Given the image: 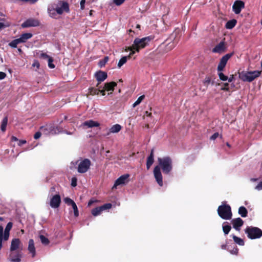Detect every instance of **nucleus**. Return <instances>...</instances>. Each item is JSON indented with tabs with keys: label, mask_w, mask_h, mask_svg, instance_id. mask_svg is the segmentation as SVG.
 Here are the masks:
<instances>
[{
	"label": "nucleus",
	"mask_w": 262,
	"mask_h": 262,
	"mask_svg": "<svg viewBox=\"0 0 262 262\" xmlns=\"http://www.w3.org/2000/svg\"><path fill=\"white\" fill-rule=\"evenodd\" d=\"M127 50L130 51V52L129 54V55L126 56L128 59H129L131 57L132 55H133L135 53V52H137L136 50H129V47L127 48V49L126 50V51Z\"/></svg>",
	"instance_id": "49530a36"
},
{
	"label": "nucleus",
	"mask_w": 262,
	"mask_h": 262,
	"mask_svg": "<svg viewBox=\"0 0 262 262\" xmlns=\"http://www.w3.org/2000/svg\"><path fill=\"white\" fill-rule=\"evenodd\" d=\"M128 58L126 56L122 57L119 61L118 63V68H121L124 63H125L127 61V60Z\"/></svg>",
	"instance_id": "f704fd0d"
},
{
	"label": "nucleus",
	"mask_w": 262,
	"mask_h": 262,
	"mask_svg": "<svg viewBox=\"0 0 262 262\" xmlns=\"http://www.w3.org/2000/svg\"><path fill=\"white\" fill-rule=\"evenodd\" d=\"M225 50V45L224 42L221 41L217 45H216L212 50L214 53H221L224 52Z\"/></svg>",
	"instance_id": "a211bd4d"
},
{
	"label": "nucleus",
	"mask_w": 262,
	"mask_h": 262,
	"mask_svg": "<svg viewBox=\"0 0 262 262\" xmlns=\"http://www.w3.org/2000/svg\"><path fill=\"white\" fill-rule=\"evenodd\" d=\"M112 207V205L111 203H106L104 204L103 205L96 207L92 210L91 213L93 215L96 216L100 215L101 212L105 210L109 209L111 208Z\"/></svg>",
	"instance_id": "6e6552de"
},
{
	"label": "nucleus",
	"mask_w": 262,
	"mask_h": 262,
	"mask_svg": "<svg viewBox=\"0 0 262 262\" xmlns=\"http://www.w3.org/2000/svg\"><path fill=\"white\" fill-rule=\"evenodd\" d=\"M145 116L150 117L151 116V113H149L148 111H146L145 113Z\"/></svg>",
	"instance_id": "69168bd1"
},
{
	"label": "nucleus",
	"mask_w": 262,
	"mask_h": 262,
	"mask_svg": "<svg viewBox=\"0 0 262 262\" xmlns=\"http://www.w3.org/2000/svg\"><path fill=\"white\" fill-rule=\"evenodd\" d=\"M77 171L80 173L86 172L91 165V162L88 159H84L77 162Z\"/></svg>",
	"instance_id": "0eeeda50"
},
{
	"label": "nucleus",
	"mask_w": 262,
	"mask_h": 262,
	"mask_svg": "<svg viewBox=\"0 0 262 262\" xmlns=\"http://www.w3.org/2000/svg\"><path fill=\"white\" fill-rule=\"evenodd\" d=\"M231 223L233 228L237 231H239L241 227L243 226L244 222L239 217L232 220Z\"/></svg>",
	"instance_id": "f3484780"
},
{
	"label": "nucleus",
	"mask_w": 262,
	"mask_h": 262,
	"mask_svg": "<svg viewBox=\"0 0 262 262\" xmlns=\"http://www.w3.org/2000/svg\"><path fill=\"white\" fill-rule=\"evenodd\" d=\"M69 5L65 2H59L56 7V11L58 14H61L64 11H69Z\"/></svg>",
	"instance_id": "9d476101"
},
{
	"label": "nucleus",
	"mask_w": 262,
	"mask_h": 262,
	"mask_svg": "<svg viewBox=\"0 0 262 262\" xmlns=\"http://www.w3.org/2000/svg\"><path fill=\"white\" fill-rule=\"evenodd\" d=\"M219 136V134L218 133H215L214 134H213L210 137V140H214L215 139H216Z\"/></svg>",
	"instance_id": "09e8293b"
},
{
	"label": "nucleus",
	"mask_w": 262,
	"mask_h": 262,
	"mask_svg": "<svg viewBox=\"0 0 262 262\" xmlns=\"http://www.w3.org/2000/svg\"><path fill=\"white\" fill-rule=\"evenodd\" d=\"M236 23H237V21L235 19H232V20H229L227 22V23L226 24V28L228 29H231L233 27H234V26L236 24Z\"/></svg>",
	"instance_id": "cd10ccee"
},
{
	"label": "nucleus",
	"mask_w": 262,
	"mask_h": 262,
	"mask_svg": "<svg viewBox=\"0 0 262 262\" xmlns=\"http://www.w3.org/2000/svg\"><path fill=\"white\" fill-rule=\"evenodd\" d=\"M63 201L66 204H67L68 205H71L72 207H73L74 205H76V203L74 202V201H73L70 198H65Z\"/></svg>",
	"instance_id": "72a5a7b5"
},
{
	"label": "nucleus",
	"mask_w": 262,
	"mask_h": 262,
	"mask_svg": "<svg viewBox=\"0 0 262 262\" xmlns=\"http://www.w3.org/2000/svg\"><path fill=\"white\" fill-rule=\"evenodd\" d=\"M39 58L45 59V60H48L49 58H50V56L45 53H41L40 55H39Z\"/></svg>",
	"instance_id": "58836bf2"
},
{
	"label": "nucleus",
	"mask_w": 262,
	"mask_h": 262,
	"mask_svg": "<svg viewBox=\"0 0 262 262\" xmlns=\"http://www.w3.org/2000/svg\"><path fill=\"white\" fill-rule=\"evenodd\" d=\"M175 46V44L174 42H170L169 43L166 47V50H170L172 49H173Z\"/></svg>",
	"instance_id": "37998d69"
},
{
	"label": "nucleus",
	"mask_w": 262,
	"mask_h": 262,
	"mask_svg": "<svg viewBox=\"0 0 262 262\" xmlns=\"http://www.w3.org/2000/svg\"><path fill=\"white\" fill-rule=\"evenodd\" d=\"M145 96L144 95H142L140 96L138 99L133 103V107H135L136 106L138 105L144 99Z\"/></svg>",
	"instance_id": "e433bc0d"
},
{
	"label": "nucleus",
	"mask_w": 262,
	"mask_h": 262,
	"mask_svg": "<svg viewBox=\"0 0 262 262\" xmlns=\"http://www.w3.org/2000/svg\"><path fill=\"white\" fill-rule=\"evenodd\" d=\"M6 26L4 25L3 23H0V29L5 27Z\"/></svg>",
	"instance_id": "0e129e2a"
},
{
	"label": "nucleus",
	"mask_w": 262,
	"mask_h": 262,
	"mask_svg": "<svg viewBox=\"0 0 262 262\" xmlns=\"http://www.w3.org/2000/svg\"><path fill=\"white\" fill-rule=\"evenodd\" d=\"M230 253L232 254H235L236 255L238 253V249L236 247H234L232 250H231Z\"/></svg>",
	"instance_id": "3c124183"
},
{
	"label": "nucleus",
	"mask_w": 262,
	"mask_h": 262,
	"mask_svg": "<svg viewBox=\"0 0 262 262\" xmlns=\"http://www.w3.org/2000/svg\"><path fill=\"white\" fill-rule=\"evenodd\" d=\"M154 162V151L153 150H151V153L149 157L147 158V162H146V166L147 169H149L151 165Z\"/></svg>",
	"instance_id": "bb28decb"
},
{
	"label": "nucleus",
	"mask_w": 262,
	"mask_h": 262,
	"mask_svg": "<svg viewBox=\"0 0 262 262\" xmlns=\"http://www.w3.org/2000/svg\"><path fill=\"white\" fill-rule=\"evenodd\" d=\"M77 185V179L75 177L72 178L71 180V186L75 187Z\"/></svg>",
	"instance_id": "c03bdc74"
},
{
	"label": "nucleus",
	"mask_w": 262,
	"mask_h": 262,
	"mask_svg": "<svg viewBox=\"0 0 262 262\" xmlns=\"http://www.w3.org/2000/svg\"><path fill=\"white\" fill-rule=\"evenodd\" d=\"M11 140L12 141H18V139L16 137L14 136L12 137Z\"/></svg>",
	"instance_id": "680f3d73"
},
{
	"label": "nucleus",
	"mask_w": 262,
	"mask_h": 262,
	"mask_svg": "<svg viewBox=\"0 0 262 262\" xmlns=\"http://www.w3.org/2000/svg\"><path fill=\"white\" fill-rule=\"evenodd\" d=\"M3 238L2 237H0V250L1 249L2 247V240H3Z\"/></svg>",
	"instance_id": "338daca9"
},
{
	"label": "nucleus",
	"mask_w": 262,
	"mask_h": 262,
	"mask_svg": "<svg viewBox=\"0 0 262 262\" xmlns=\"http://www.w3.org/2000/svg\"><path fill=\"white\" fill-rule=\"evenodd\" d=\"M95 202H97V200H93V199H92L91 200L89 203H88V206H91L93 203H95Z\"/></svg>",
	"instance_id": "bf43d9fd"
},
{
	"label": "nucleus",
	"mask_w": 262,
	"mask_h": 262,
	"mask_svg": "<svg viewBox=\"0 0 262 262\" xmlns=\"http://www.w3.org/2000/svg\"><path fill=\"white\" fill-rule=\"evenodd\" d=\"M232 236L234 240V242L236 244H237L240 246H243L244 245V242L243 239H242V238H241L234 235H232Z\"/></svg>",
	"instance_id": "c756f323"
},
{
	"label": "nucleus",
	"mask_w": 262,
	"mask_h": 262,
	"mask_svg": "<svg viewBox=\"0 0 262 262\" xmlns=\"http://www.w3.org/2000/svg\"><path fill=\"white\" fill-rule=\"evenodd\" d=\"M149 37H145L142 38H136L132 46L129 47V50H136L138 52L140 50L145 48L149 42Z\"/></svg>",
	"instance_id": "7ed1b4c3"
},
{
	"label": "nucleus",
	"mask_w": 262,
	"mask_h": 262,
	"mask_svg": "<svg viewBox=\"0 0 262 262\" xmlns=\"http://www.w3.org/2000/svg\"><path fill=\"white\" fill-rule=\"evenodd\" d=\"M225 222L223 224V230L225 235L228 234L230 232L231 227L230 226L228 225H225Z\"/></svg>",
	"instance_id": "7c9ffc66"
},
{
	"label": "nucleus",
	"mask_w": 262,
	"mask_h": 262,
	"mask_svg": "<svg viewBox=\"0 0 262 262\" xmlns=\"http://www.w3.org/2000/svg\"><path fill=\"white\" fill-rule=\"evenodd\" d=\"M260 72L253 71L251 72H242L239 73V78L244 81L251 82L254 79L259 76Z\"/></svg>",
	"instance_id": "39448f33"
},
{
	"label": "nucleus",
	"mask_w": 262,
	"mask_h": 262,
	"mask_svg": "<svg viewBox=\"0 0 262 262\" xmlns=\"http://www.w3.org/2000/svg\"><path fill=\"white\" fill-rule=\"evenodd\" d=\"M75 128H73V131H67V130H64L63 132L67 135H72L74 134V132L75 131Z\"/></svg>",
	"instance_id": "8fccbe9b"
},
{
	"label": "nucleus",
	"mask_w": 262,
	"mask_h": 262,
	"mask_svg": "<svg viewBox=\"0 0 262 262\" xmlns=\"http://www.w3.org/2000/svg\"><path fill=\"white\" fill-rule=\"evenodd\" d=\"M233 53L227 54L221 59L217 67L218 71H222L225 67L229 58L232 56Z\"/></svg>",
	"instance_id": "9b49d317"
},
{
	"label": "nucleus",
	"mask_w": 262,
	"mask_h": 262,
	"mask_svg": "<svg viewBox=\"0 0 262 262\" xmlns=\"http://www.w3.org/2000/svg\"><path fill=\"white\" fill-rule=\"evenodd\" d=\"M20 43H21L20 40L18 38H17L11 41L9 43V45L11 48H15L17 47V45Z\"/></svg>",
	"instance_id": "473e14b6"
},
{
	"label": "nucleus",
	"mask_w": 262,
	"mask_h": 262,
	"mask_svg": "<svg viewBox=\"0 0 262 262\" xmlns=\"http://www.w3.org/2000/svg\"><path fill=\"white\" fill-rule=\"evenodd\" d=\"M117 85V83L115 82H111L108 83H106L105 84L104 86L103 87L102 90H104L105 91H111V94L114 91V88L115 86ZM108 95L110 93L108 94Z\"/></svg>",
	"instance_id": "5701e85b"
},
{
	"label": "nucleus",
	"mask_w": 262,
	"mask_h": 262,
	"mask_svg": "<svg viewBox=\"0 0 262 262\" xmlns=\"http://www.w3.org/2000/svg\"><path fill=\"white\" fill-rule=\"evenodd\" d=\"M12 225H13V224L11 222H9L7 224V225L5 229L4 236H3V239L4 241H7L9 239L10 231L11 230V229L12 227Z\"/></svg>",
	"instance_id": "412c9836"
},
{
	"label": "nucleus",
	"mask_w": 262,
	"mask_h": 262,
	"mask_svg": "<svg viewBox=\"0 0 262 262\" xmlns=\"http://www.w3.org/2000/svg\"><path fill=\"white\" fill-rule=\"evenodd\" d=\"M233 76L232 75L230 77H229V78L228 77L227 80L228 81V82H231L233 81Z\"/></svg>",
	"instance_id": "e2e57ef3"
},
{
	"label": "nucleus",
	"mask_w": 262,
	"mask_h": 262,
	"mask_svg": "<svg viewBox=\"0 0 262 262\" xmlns=\"http://www.w3.org/2000/svg\"><path fill=\"white\" fill-rule=\"evenodd\" d=\"M217 213L224 220H230L232 216L230 206L226 204L220 206L217 209Z\"/></svg>",
	"instance_id": "20e7f679"
},
{
	"label": "nucleus",
	"mask_w": 262,
	"mask_h": 262,
	"mask_svg": "<svg viewBox=\"0 0 262 262\" xmlns=\"http://www.w3.org/2000/svg\"><path fill=\"white\" fill-rule=\"evenodd\" d=\"M113 1L116 5L120 6L125 1V0H113Z\"/></svg>",
	"instance_id": "a18cd8bd"
},
{
	"label": "nucleus",
	"mask_w": 262,
	"mask_h": 262,
	"mask_svg": "<svg viewBox=\"0 0 262 262\" xmlns=\"http://www.w3.org/2000/svg\"><path fill=\"white\" fill-rule=\"evenodd\" d=\"M255 189L258 191L262 190V181L259 182L257 186H256Z\"/></svg>",
	"instance_id": "de8ad7c7"
},
{
	"label": "nucleus",
	"mask_w": 262,
	"mask_h": 262,
	"mask_svg": "<svg viewBox=\"0 0 262 262\" xmlns=\"http://www.w3.org/2000/svg\"><path fill=\"white\" fill-rule=\"evenodd\" d=\"M20 243V241L18 238L13 239L11 241L10 251L12 252L17 249L19 248Z\"/></svg>",
	"instance_id": "4be33fe9"
},
{
	"label": "nucleus",
	"mask_w": 262,
	"mask_h": 262,
	"mask_svg": "<svg viewBox=\"0 0 262 262\" xmlns=\"http://www.w3.org/2000/svg\"><path fill=\"white\" fill-rule=\"evenodd\" d=\"M129 174H125L119 177L115 182L113 189H116L118 186L123 185L128 183Z\"/></svg>",
	"instance_id": "1a4fd4ad"
},
{
	"label": "nucleus",
	"mask_w": 262,
	"mask_h": 262,
	"mask_svg": "<svg viewBox=\"0 0 262 262\" xmlns=\"http://www.w3.org/2000/svg\"><path fill=\"white\" fill-rule=\"evenodd\" d=\"M55 188L52 187L50 190L48 195L49 199V205L52 208L56 209L58 208L60 205L61 200V197L59 193L53 194L52 192L55 190Z\"/></svg>",
	"instance_id": "f03ea898"
},
{
	"label": "nucleus",
	"mask_w": 262,
	"mask_h": 262,
	"mask_svg": "<svg viewBox=\"0 0 262 262\" xmlns=\"http://www.w3.org/2000/svg\"><path fill=\"white\" fill-rule=\"evenodd\" d=\"M159 165L155 166L154 169V175L156 182L160 186H163V177L160 169L164 173L168 174L172 169L171 159L168 157L159 158Z\"/></svg>",
	"instance_id": "f257e3e1"
},
{
	"label": "nucleus",
	"mask_w": 262,
	"mask_h": 262,
	"mask_svg": "<svg viewBox=\"0 0 262 262\" xmlns=\"http://www.w3.org/2000/svg\"><path fill=\"white\" fill-rule=\"evenodd\" d=\"M39 63L38 62V61L35 60L34 61L33 63L32 64V66L35 67H36L37 69L39 68Z\"/></svg>",
	"instance_id": "4d7b16f0"
},
{
	"label": "nucleus",
	"mask_w": 262,
	"mask_h": 262,
	"mask_svg": "<svg viewBox=\"0 0 262 262\" xmlns=\"http://www.w3.org/2000/svg\"><path fill=\"white\" fill-rule=\"evenodd\" d=\"M48 67L51 69H54L55 68V65L53 63V59L50 57V58L48 60Z\"/></svg>",
	"instance_id": "ea45409f"
},
{
	"label": "nucleus",
	"mask_w": 262,
	"mask_h": 262,
	"mask_svg": "<svg viewBox=\"0 0 262 262\" xmlns=\"http://www.w3.org/2000/svg\"><path fill=\"white\" fill-rule=\"evenodd\" d=\"M26 142H27L25 140H18V145L20 146H22L23 145L26 144Z\"/></svg>",
	"instance_id": "5fc2aeb1"
},
{
	"label": "nucleus",
	"mask_w": 262,
	"mask_h": 262,
	"mask_svg": "<svg viewBox=\"0 0 262 262\" xmlns=\"http://www.w3.org/2000/svg\"><path fill=\"white\" fill-rule=\"evenodd\" d=\"M100 125L99 122L97 121H93V120H89L86 121L82 123L80 127H82V128L85 129L89 128H92L94 127H98Z\"/></svg>",
	"instance_id": "ddd939ff"
},
{
	"label": "nucleus",
	"mask_w": 262,
	"mask_h": 262,
	"mask_svg": "<svg viewBox=\"0 0 262 262\" xmlns=\"http://www.w3.org/2000/svg\"><path fill=\"white\" fill-rule=\"evenodd\" d=\"M32 34L30 33H26L21 35L19 38H18L21 43L25 42L28 39L31 38Z\"/></svg>",
	"instance_id": "393cba45"
},
{
	"label": "nucleus",
	"mask_w": 262,
	"mask_h": 262,
	"mask_svg": "<svg viewBox=\"0 0 262 262\" xmlns=\"http://www.w3.org/2000/svg\"><path fill=\"white\" fill-rule=\"evenodd\" d=\"M245 233L250 239L259 238L262 236V230L257 227H248L245 229Z\"/></svg>",
	"instance_id": "423d86ee"
},
{
	"label": "nucleus",
	"mask_w": 262,
	"mask_h": 262,
	"mask_svg": "<svg viewBox=\"0 0 262 262\" xmlns=\"http://www.w3.org/2000/svg\"><path fill=\"white\" fill-rule=\"evenodd\" d=\"M85 0H81L80 2V7L81 9H83L84 8V4H85Z\"/></svg>",
	"instance_id": "052dcab7"
},
{
	"label": "nucleus",
	"mask_w": 262,
	"mask_h": 262,
	"mask_svg": "<svg viewBox=\"0 0 262 262\" xmlns=\"http://www.w3.org/2000/svg\"><path fill=\"white\" fill-rule=\"evenodd\" d=\"M3 232H4V228L2 226H0V237L3 238Z\"/></svg>",
	"instance_id": "13d9d810"
},
{
	"label": "nucleus",
	"mask_w": 262,
	"mask_h": 262,
	"mask_svg": "<svg viewBox=\"0 0 262 262\" xmlns=\"http://www.w3.org/2000/svg\"><path fill=\"white\" fill-rule=\"evenodd\" d=\"M108 60V58L107 57H105L103 60L100 61L99 63V66L101 67L104 66L105 64L107 62Z\"/></svg>",
	"instance_id": "79ce46f5"
},
{
	"label": "nucleus",
	"mask_w": 262,
	"mask_h": 262,
	"mask_svg": "<svg viewBox=\"0 0 262 262\" xmlns=\"http://www.w3.org/2000/svg\"><path fill=\"white\" fill-rule=\"evenodd\" d=\"M48 12L50 16L52 18H55L56 15V8L53 5H49L48 7Z\"/></svg>",
	"instance_id": "b1692460"
},
{
	"label": "nucleus",
	"mask_w": 262,
	"mask_h": 262,
	"mask_svg": "<svg viewBox=\"0 0 262 262\" xmlns=\"http://www.w3.org/2000/svg\"><path fill=\"white\" fill-rule=\"evenodd\" d=\"M8 123V118L7 117H5L3 118L2 124H1V130L3 132H5L6 129V126Z\"/></svg>",
	"instance_id": "2f4dec72"
},
{
	"label": "nucleus",
	"mask_w": 262,
	"mask_h": 262,
	"mask_svg": "<svg viewBox=\"0 0 262 262\" xmlns=\"http://www.w3.org/2000/svg\"><path fill=\"white\" fill-rule=\"evenodd\" d=\"M39 238H40V241L42 244H43L45 245H47L49 244L50 242H49V240L48 239V238L46 237L43 235H40L39 236Z\"/></svg>",
	"instance_id": "c9c22d12"
},
{
	"label": "nucleus",
	"mask_w": 262,
	"mask_h": 262,
	"mask_svg": "<svg viewBox=\"0 0 262 262\" xmlns=\"http://www.w3.org/2000/svg\"><path fill=\"white\" fill-rule=\"evenodd\" d=\"M228 83H226L224 84V86L222 87L221 88V90H224V91H228L229 90V88H228Z\"/></svg>",
	"instance_id": "864d4df0"
},
{
	"label": "nucleus",
	"mask_w": 262,
	"mask_h": 262,
	"mask_svg": "<svg viewBox=\"0 0 262 262\" xmlns=\"http://www.w3.org/2000/svg\"><path fill=\"white\" fill-rule=\"evenodd\" d=\"M74 211V216L77 217L79 215V211L76 204L72 207Z\"/></svg>",
	"instance_id": "a19ab883"
},
{
	"label": "nucleus",
	"mask_w": 262,
	"mask_h": 262,
	"mask_svg": "<svg viewBox=\"0 0 262 262\" xmlns=\"http://www.w3.org/2000/svg\"><path fill=\"white\" fill-rule=\"evenodd\" d=\"M247 210L246 208L244 206H241L238 209V213L243 217H246L247 215Z\"/></svg>",
	"instance_id": "c85d7f7f"
},
{
	"label": "nucleus",
	"mask_w": 262,
	"mask_h": 262,
	"mask_svg": "<svg viewBox=\"0 0 262 262\" xmlns=\"http://www.w3.org/2000/svg\"><path fill=\"white\" fill-rule=\"evenodd\" d=\"M28 249L29 253L31 254L32 257H34L36 255V250L33 239H29Z\"/></svg>",
	"instance_id": "6ab92c4d"
},
{
	"label": "nucleus",
	"mask_w": 262,
	"mask_h": 262,
	"mask_svg": "<svg viewBox=\"0 0 262 262\" xmlns=\"http://www.w3.org/2000/svg\"><path fill=\"white\" fill-rule=\"evenodd\" d=\"M219 77L220 79L222 81H226L228 79V77L225 76L222 71H219L218 73Z\"/></svg>",
	"instance_id": "4c0bfd02"
},
{
	"label": "nucleus",
	"mask_w": 262,
	"mask_h": 262,
	"mask_svg": "<svg viewBox=\"0 0 262 262\" xmlns=\"http://www.w3.org/2000/svg\"><path fill=\"white\" fill-rule=\"evenodd\" d=\"M122 129V126L118 124H116L113 125L110 129L109 131L106 134V136H109L111 133L115 134L119 132Z\"/></svg>",
	"instance_id": "aec40b11"
},
{
	"label": "nucleus",
	"mask_w": 262,
	"mask_h": 262,
	"mask_svg": "<svg viewBox=\"0 0 262 262\" xmlns=\"http://www.w3.org/2000/svg\"><path fill=\"white\" fill-rule=\"evenodd\" d=\"M101 86H100L99 88V89H91L90 90V93L92 95H98L99 93H101L102 95L104 96L105 95V91L104 90L101 89Z\"/></svg>",
	"instance_id": "a878e982"
},
{
	"label": "nucleus",
	"mask_w": 262,
	"mask_h": 262,
	"mask_svg": "<svg viewBox=\"0 0 262 262\" xmlns=\"http://www.w3.org/2000/svg\"><path fill=\"white\" fill-rule=\"evenodd\" d=\"M258 180V179L256 178H251L250 179V181L251 182H256Z\"/></svg>",
	"instance_id": "774afa93"
},
{
	"label": "nucleus",
	"mask_w": 262,
	"mask_h": 262,
	"mask_svg": "<svg viewBox=\"0 0 262 262\" xmlns=\"http://www.w3.org/2000/svg\"><path fill=\"white\" fill-rule=\"evenodd\" d=\"M21 255L19 253L11 252L9 259L11 262H20Z\"/></svg>",
	"instance_id": "dca6fc26"
},
{
	"label": "nucleus",
	"mask_w": 262,
	"mask_h": 262,
	"mask_svg": "<svg viewBox=\"0 0 262 262\" xmlns=\"http://www.w3.org/2000/svg\"><path fill=\"white\" fill-rule=\"evenodd\" d=\"M244 3L242 1H236L234 2L232 9L234 13L236 14H239L242 9L244 8Z\"/></svg>",
	"instance_id": "2eb2a0df"
},
{
	"label": "nucleus",
	"mask_w": 262,
	"mask_h": 262,
	"mask_svg": "<svg viewBox=\"0 0 262 262\" xmlns=\"http://www.w3.org/2000/svg\"><path fill=\"white\" fill-rule=\"evenodd\" d=\"M107 77V73L102 71H99L95 73V77L98 82L97 86L101 82L104 81Z\"/></svg>",
	"instance_id": "4468645a"
},
{
	"label": "nucleus",
	"mask_w": 262,
	"mask_h": 262,
	"mask_svg": "<svg viewBox=\"0 0 262 262\" xmlns=\"http://www.w3.org/2000/svg\"><path fill=\"white\" fill-rule=\"evenodd\" d=\"M39 25V21L34 18H30L26 20L21 24L23 28H28L31 27H36Z\"/></svg>",
	"instance_id": "f8f14e48"
},
{
	"label": "nucleus",
	"mask_w": 262,
	"mask_h": 262,
	"mask_svg": "<svg viewBox=\"0 0 262 262\" xmlns=\"http://www.w3.org/2000/svg\"><path fill=\"white\" fill-rule=\"evenodd\" d=\"M6 76V74L3 72H0V80L4 79Z\"/></svg>",
	"instance_id": "6e6d98bb"
},
{
	"label": "nucleus",
	"mask_w": 262,
	"mask_h": 262,
	"mask_svg": "<svg viewBox=\"0 0 262 262\" xmlns=\"http://www.w3.org/2000/svg\"><path fill=\"white\" fill-rule=\"evenodd\" d=\"M41 133L39 132H36L34 136V139H39L41 136Z\"/></svg>",
	"instance_id": "603ef678"
}]
</instances>
